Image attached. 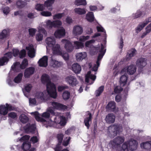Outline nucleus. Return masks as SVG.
I'll use <instances>...</instances> for the list:
<instances>
[{
  "mask_svg": "<svg viewBox=\"0 0 151 151\" xmlns=\"http://www.w3.org/2000/svg\"><path fill=\"white\" fill-rule=\"evenodd\" d=\"M50 113L53 115L50 119L47 120H46L40 117L37 111L31 113V114L34 116L37 121L42 122L45 126L46 127H53L57 128H61L65 125L66 122L65 117L59 116L58 113H55L52 109L50 107L47 109L46 112L42 114L41 116L45 118H48L50 116Z\"/></svg>",
  "mask_w": 151,
  "mask_h": 151,
  "instance_id": "obj_1",
  "label": "nucleus"
},
{
  "mask_svg": "<svg viewBox=\"0 0 151 151\" xmlns=\"http://www.w3.org/2000/svg\"><path fill=\"white\" fill-rule=\"evenodd\" d=\"M93 50L97 52H99L100 53L96 62V64L94 65L91 70L88 71L86 76V82L89 84H92L96 79V77L95 75L96 74V71L99 66L100 61L104 55L106 50L105 49V46L102 44H101V46L98 45L97 47H94Z\"/></svg>",
  "mask_w": 151,
  "mask_h": 151,
  "instance_id": "obj_2",
  "label": "nucleus"
},
{
  "mask_svg": "<svg viewBox=\"0 0 151 151\" xmlns=\"http://www.w3.org/2000/svg\"><path fill=\"white\" fill-rule=\"evenodd\" d=\"M41 80L43 83L46 85L47 90L50 95L53 98H56L57 94L55 86L51 82L49 76L46 74H43L42 76Z\"/></svg>",
  "mask_w": 151,
  "mask_h": 151,
  "instance_id": "obj_3",
  "label": "nucleus"
},
{
  "mask_svg": "<svg viewBox=\"0 0 151 151\" xmlns=\"http://www.w3.org/2000/svg\"><path fill=\"white\" fill-rule=\"evenodd\" d=\"M123 131L122 126L119 124L111 125L108 127L107 129V134L108 136L113 138Z\"/></svg>",
  "mask_w": 151,
  "mask_h": 151,
  "instance_id": "obj_4",
  "label": "nucleus"
},
{
  "mask_svg": "<svg viewBox=\"0 0 151 151\" xmlns=\"http://www.w3.org/2000/svg\"><path fill=\"white\" fill-rule=\"evenodd\" d=\"M137 145L138 143L136 140L131 139L123 144L122 148L124 151H128L129 149L133 151L137 149Z\"/></svg>",
  "mask_w": 151,
  "mask_h": 151,
  "instance_id": "obj_5",
  "label": "nucleus"
},
{
  "mask_svg": "<svg viewBox=\"0 0 151 151\" xmlns=\"http://www.w3.org/2000/svg\"><path fill=\"white\" fill-rule=\"evenodd\" d=\"M48 94L52 97L48 93L47 90L42 92L37 91L34 93L33 95L37 101L41 103L45 101L47 99Z\"/></svg>",
  "mask_w": 151,
  "mask_h": 151,
  "instance_id": "obj_6",
  "label": "nucleus"
},
{
  "mask_svg": "<svg viewBox=\"0 0 151 151\" xmlns=\"http://www.w3.org/2000/svg\"><path fill=\"white\" fill-rule=\"evenodd\" d=\"M44 23V27L49 29H51L52 27H58L62 24V22L59 20L51 21L50 20H48L45 21Z\"/></svg>",
  "mask_w": 151,
  "mask_h": 151,
  "instance_id": "obj_7",
  "label": "nucleus"
},
{
  "mask_svg": "<svg viewBox=\"0 0 151 151\" xmlns=\"http://www.w3.org/2000/svg\"><path fill=\"white\" fill-rule=\"evenodd\" d=\"M28 64L27 60L24 59L21 64L19 62H17L14 63L12 66L11 69L14 71L17 72L20 69H23L25 68L27 65Z\"/></svg>",
  "mask_w": 151,
  "mask_h": 151,
  "instance_id": "obj_8",
  "label": "nucleus"
},
{
  "mask_svg": "<svg viewBox=\"0 0 151 151\" xmlns=\"http://www.w3.org/2000/svg\"><path fill=\"white\" fill-rule=\"evenodd\" d=\"M124 139L123 137L119 136L115 138L113 140L110 141L109 145L112 147L116 148L119 146L124 141Z\"/></svg>",
  "mask_w": 151,
  "mask_h": 151,
  "instance_id": "obj_9",
  "label": "nucleus"
},
{
  "mask_svg": "<svg viewBox=\"0 0 151 151\" xmlns=\"http://www.w3.org/2000/svg\"><path fill=\"white\" fill-rule=\"evenodd\" d=\"M12 57V54L11 52L5 53L3 57L0 58V65L3 66L6 65L9 59Z\"/></svg>",
  "mask_w": 151,
  "mask_h": 151,
  "instance_id": "obj_10",
  "label": "nucleus"
},
{
  "mask_svg": "<svg viewBox=\"0 0 151 151\" xmlns=\"http://www.w3.org/2000/svg\"><path fill=\"white\" fill-rule=\"evenodd\" d=\"M65 81L72 86H76L78 83L76 77L72 75L66 76L65 78Z\"/></svg>",
  "mask_w": 151,
  "mask_h": 151,
  "instance_id": "obj_11",
  "label": "nucleus"
},
{
  "mask_svg": "<svg viewBox=\"0 0 151 151\" xmlns=\"http://www.w3.org/2000/svg\"><path fill=\"white\" fill-rule=\"evenodd\" d=\"M13 110L11 104L7 103L5 105H0V114L3 115H6L8 113L9 110L11 111Z\"/></svg>",
  "mask_w": 151,
  "mask_h": 151,
  "instance_id": "obj_12",
  "label": "nucleus"
},
{
  "mask_svg": "<svg viewBox=\"0 0 151 151\" xmlns=\"http://www.w3.org/2000/svg\"><path fill=\"white\" fill-rule=\"evenodd\" d=\"M38 32L36 35L35 38L37 41L38 42L42 41L43 39V35L42 34L46 36L47 34L46 31L43 28H38Z\"/></svg>",
  "mask_w": 151,
  "mask_h": 151,
  "instance_id": "obj_13",
  "label": "nucleus"
},
{
  "mask_svg": "<svg viewBox=\"0 0 151 151\" xmlns=\"http://www.w3.org/2000/svg\"><path fill=\"white\" fill-rule=\"evenodd\" d=\"M61 42L65 44L64 47L68 52H71L74 49L73 46L71 42L68 40L66 39H63Z\"/></svg>",
  "mask_w": 151,
  "mask_h": 151,
  "instance_id": "obj_14",
  "label": "nucleus"
},
{
  "mask_svg": "<svg viewBox=\"0 0 151 151\" xmlns=\"http://www.w3.org/2000/svg\"><path fill=\"white\" fill-rule=\"evenodd\" d=\"M52 106L53 109H57L59 110H65L67 109V107L62 104L56 102H51L50 103Z\"/></svg>",
  "mask_w": 151,
  "mask_h": 151,
  "instance_id": "obj_15",
  "label": "nucleus"
},
{
  "mask_svg": "<svg viewBox=\"0 0 151 151\" xmlns=\"http://www.w3.org/2000/svg\"><path fill=\"white\" fill-rule=\"evenodd\" d=\"M136 70V66L132 65L124 68L122 71L121 73H123L124 72L127 71L128 74L132 75L135 73Z\"/></svg>",
  "mask_w": 151,
  "mask_h": 151,
  "instance_id": "obj_16",
  "label": "nucleus"
},
{
  "mask_svg": "<svg viewBox=\"0 0 151 151\" xmlns=\"http://www.w3.org/2000/svg\"><path fill=\"white\" fill-rule=\"evenodd\" d=\"M52 53L55 55H62V51L60 45L56 43L51 47Z\"/></svg>",
  "mask_w": 151,
  "mask_h": 151,
  "instance_id": "obj_17",
  "label": "nucleus"
},
{
  "mask_svg": "<svg viewBox=\"0 0 151 151\" xmlns=\"http://www.w3.org/2000/svg\"><path fill=\"white\" fill-rule=\"evenodd\" d=\"M45 42L47 45L46 47L47 50L48 47H51L56 44V40L53 36L47 37L45 40Z\"/></svg>",
  "mask_w": 151,
  "mask_h": 151,
  "instance_id": "obj_18",
  "label": "nucleus"
},
{
  "mask_svg": "<svg viewBox=\"0 0 151 151\" xmlns=\"http://www.w3.org/2000/svg\"><path fill=\"white\" fill-rule=\"evenodd\" d=\"M83 32V29L82 27L79 25L74 26L72 31V33L74 36H77L81 35Z\"/></svg>",
  "mask_w": 151,
  "mask_h": 151,
  "instance_id": "obj_19",
  "label": "nucleus"
},
{
  "mask_svg": "<svg viewBox=\"0 0 151 151\" xmlns=\"http://www.w3.org/2000/svg\"><path fill=\"white\" fill-rule=\"evenodd\" d=\"M65 34V30L63 27L58 29L54 33V35L57 38H61L64 36Z\"/></svg>",
  "mask_w": 151,
  "mask_h": 151,
  "instance_id": "obj_20",
  "label": "nucleus"
},
{
  "mask_svg": "<svg viewBox=\"0 0 151 151\" xmlns=\"http://www.w3.org/2000/svg\"><path fill=\"white\" fill-rule=\"evenodd\" d=\"M26 49L28 51V55L29 57L32 58L35 56V50L32 45L29 44L26 47Z\"/></svg>",
  "mask_w": 151,
  "mask_h": 151,
  "instance_id": "obj_21",
  "label": "nucleus"
},
{
  "mask_svg": "<svg viewBox=\"0 0 151 151\" xmlns=\"http://www.w3.org/2000/svg\"><path fill=\"white\" fill-rule=\"evenodd\" d=\"M106 110L108 111L115 112L116 111V103L114 101H110L106 106Z\"/></svg>",
  "mask_w": 151,
  "mask_h": 151,
  "instance_id": "obj_22",
  "label": "nucleus"
},
{
  "mask_svg": "<svg viewBox=\"0 0 151 151\" xmlns=\"http://www.w3.org/2000/svg\"><path fill=\"white\" fill-rule=\"evenodd\" d=\"M13 54L14 56L16 57L19 55L20 58H22L25 56L26 51L25 50L23 49L20 52L17 49H14L13 50Z\"/></svg>",
  "mask_w": 151,
  "mask_h": 151,
  "instance_id": "obj_23",
  "label": "nucleus"
},
{
  "mask_svg": "<svg viewBox=\"0 0 151 151\" xmlns=\"http://www.w3.org/2000/svg\"><path fill=\"white\" fill-rule=\"evenodd\" d=\"M63 136V135L62 133H59L57 134V138L59 142L55 148V151H60L61 150L60 145L62 141Z\"/></svg>",
  "mask_w": 151,
  "mask_h": 151,
  "instance_id": "obj_24",
  "label": "nucleus"
},
{
  "mask_svg": "<svg viewBox=\"0 0 151 151\" xmlns=\"http://www.w3.org/2000/svg\"><path fill=\"white\" fill-rule=\"evenodd\" d=\"M35 70V68L33 67H29L25 70L24 76L25 78H28L30 76L33 74Z\"/></svg>",
  "mask_w": 151,
  "mask_h": 151,
  "instance_id": "obj_25",
  "label": "nucleus"
},
{
  "mask_svg": "<svg viewBox=\"0 0 151 151\" xmlns=\"http://www.w3.org/2000/svg\"><path fill=\"white\" fill-rule=\"evenodd\" d=\"M71 68L72 70L76 74L80 73L81 70V65L77 63L73 64L72 65Z\"/></svg>",
  "mask_w": 151,
  "mask_h": 151,
  "instance_id": "obj_26",
  "label": "nucleus"
},
{
  "mask_svg": "<svg viewBox=\"0 0 151 151\" xmlns=\"http://www.w3.org/2000/svg\"><path fill=\"white\" fill-rule=\"evenodd\" d=\"M115 116L113 114H109L106 116L105 120L106 123L108 124L113 123L115 120Z\"/></svg>",
  "mask_w": 151,
  "mask_h": 151,
  "instance_id": "obj_27",
  "label": "nucleus"
},
{
  "mask_svg": "<svg viewBox=\"0 0 151 151\" xmlns=\"http://www.w3.org/2000/svg\"><path fill=\"white\" fill-rule=\"evenodd\" d=\"M48 57L46 56H44L38 62L39 65L41 67H46L47 65Z\"/></svg>",
  "mask_w": 151,
  "mask_h": 151,
  "instance_id": "obj_28",
  "label": "nucleus"
},
{
  "mask_svg": "<svg viewBox=\"0 0 151 151\" xmlns=\"http://www.w3.org/2000/svg\"><path fill=\"white\" fill-rule=\"evenodd\" d=\"M146 59L144 58H140L137 60L136 62L137 65L140 68H142L146 65Z\"/></svg>",
  "mask_w": 151,
  "mask_h": 151,
  "instance_id": "obj_29",
  "label": "nucleus"
},
{
  "mask_svg": "<svg viewBox=\"0 0 151 151\" xmlns=\"http://www.w3.org/2000/svg\"><path fill=\"white\" fill-rule=\"evenodd\" d=\"M87 56V55L86 52L78 53L76 55V60L78 62L81 61L82 60L85 59Z\"/></svg>",
  "mask_w": 151,
  "mask_h": 151,
  "instance_id": "obj_30",
  "label": "nucleus"
},
{
  "mask_svg": "<svg viewBox=\"0 0 151 151\" xmlns=\"http://www.w3.org/2000/svg\"><path fill=\"white\" fill-rule=\"evenodd\" d=\"M92 115L91 113L88 112L87 117L84 119V122L85 124L87 127L88 129L90 124L91 122Z\"/></svg>",
  "mask_w": 151,
  "mask_h": 151,
  "instance_id": "obj_31",
  "label": "nucleus"
},
{
  "mask_svg": "<svg viewBox=\"0 0 151 151\" xmlns=\"http://www.w3.org/2000/svg\"><path fill=\"white\" fill-rule=\"evenodd\" d=\"M24 129L27 132H32L35 130L36 126L34 124L31 125L28 124L25 126Z\"/></svg>",
  "mask_w": 151,
  "mask_h": 151,
  "instance_id": "obj_32",
  "label": "nucleus"
},
{
  "mask_svg": "<svg viewBox=\"0 0 151 151\" xmlns=\"http://www.w3.org/2000/svg\"><path fill=\"white\" fill-rule=\"evenodd\" d=\"M55 1V0H47L45 2L44 5L48 8L49 11H51L52 9V6Z\"/></svg>",
  "mask_w": 151,
  "mask_h": 151,
  "instance_id": "obj_33",
  "label": "nucleus"
},
{
  "mask_svg": "<svg viewBox=\"0 0 151 151\" xmlns=\"http://www.w3.org/2000/svg\"><path fill=\"white\" fill-rule=\"evenodd\" d=\"M74 11L76 14L79 15L84 14L86 13L85 9L80 7L75 8L74 9Z\"/></svg>",
  "mask_w": 151,
  "mask_h": 151,
  "instance_id": "obj_34",
  "label": "nucleus"
},
{
  "mask_svg": "<svg viewBox=\"0 0 151 151\" xmlns=\"http://www.w3.org/2000/svg\"><path fill=\"white\" fill-rule=\"evenodd\" d=\"M73 47L76 49L82 48L84 47V44L80 41H75L73 42Z\"/></svg>",
  "mask_w": 151,
  "mask_h": 151,
  "instance_id": "obj_35",
  "label": "nucleus"
},
{
  "mask_svg": "<svg viewBox=\"0 0 151 151\" xmlns=\"http://www.w3.org/2000/svg\"><path fill=\"white\" fill-rule=\"evenodd\" d=\"M51 65L54 68L58 67L61 65L62 63L61 62H59L51 58Z\"/></svg>",
  "mask_w": 151,
  "mask_h": 151,
  "instance_id": "obj_36",
  "label": "nucleus"
},
{
  "mask_svg": "<svg viewBox=\"0 0 151 151\" xmlns=\"http://www.w3.org/2000/svg\"><path fill=\"white\" fill-rule=\"evenodd\" d=\"M141 148L145 149H149L151 147V141L143 142L140 144Z\"/></svg>",
  "mask_w": 151,
  "mask_h": 151,
  "instance_id": "obj_37",
  "label": "nucleus"
},
{
  "mask_svg": "<svg viewBox=\"0 0 151 151\" xmlns=\"http://www.w3.org/2000/svg\"><path fill=\"white\" fill-rule=\"evenodd\" d=\"M27 4L26 2L21 0H18L16 2V5L18 8L21 9L24 7Z\"/></svg>",
  "mask_w": 151,
  "mask_h": 151,
  "instance_id": "obj_38",
  "label": "nucleus"
},
{
  "mask_svg": "<svg viewBox=\"0 0 151 151\" xmlns=\"http://www.w3.org/2000/svg\"><path fill=\"white\" fill-rule=\"evenodd\" d=\"M127 77L126 75H123L120 78V83L121 86H124L126 83Z\"/></svg>",
  "mask_w": 151,
  "mask_h": 151,
  "instance_id": "obj_39",
  "label": "nucleus"
},
{
  "mask_svg": "<svg viewBox=\"0 0 151 151\" xmlns=\"http://www.w3.org/2000/svg\"><path fill=\"white\" fill-rule=\"evenodd\" d=\"M1 12L5 16H7L10 12V8L8 6H3L1 9Z\"/></svg>",
  "mask_w": 151,
  "mask_h": 151,
  "instance_id": "obj_40",
  "label": "nucleus"
},
{
  "mask_svg": "<svg viewBox=\"0 0 151 151\" xmlns=\"http://www.w3.org/2000/svg\"><path fill=\"white\" fill-rule=\"evenodd\" d=\"M86 19L89 22H91L94 20V16L93 12H90L86 15Z\"/></svg>",
  "mask_w": 151,
  "mask_h": 151,
  "instance_id": "obj_41",
  "label": "nucleus"
},
{
  "mask_svg": "<svg viewBox=\"0 0 151 151\" xmlns=\"http://www.w3.org/2000/svg\"><path fill=\"white\" fill-rule=\"evenodd\" d=\"M74 4L78 6H85L87 4V2L86 0H75Z\"/></svg>",
  "mask_w": 151,
  "mask_h": 151,
  "instance_id": "obj_42",
  "label": "nucleus"
},
{
  "mask_svg": "<svg viewBox=\"0 0 151 151\" xmlns=\"http://www.w3.org/2000/svg\"><path fill=\"white\" fill-rule=\"evenodd\" d=\"M20 121L23 123H25L28 122L29 119L25 114H21L19 117Z\"/></svg>",
  "mask_w": 151,
  "mask_h": 151,
  "instance_id": "obj_43",
  "label": "nucleus"
},
{
  "mask_svg": "<svg viewBox=\"0 0 151 151\" xmlns=\"http://www.w3.org/2000/svg\"><path fill=\"white\" fill-rule=\"evenodd\" d=\"M136 50L134 49H132L130 50L128 52L127 55V60H129L132 57L134 56L136 54Z\"/></svg>",
  "mask_w": 151,
  "mask_h": 151,
  "instance_id": "obj_44",
  "label": "nucleus"
},
{
  "mask_svg": "<svg viewBox=\"0 0 151 151\" xmlns=\"http://www.w3.org/2000/svg\"><path fill=\"white\" fill-rule=\"evenodd\" d=\"M145 13L142 12L141 11H137L136 13L132 15V17L133 19H135L137 18L142 15H144Z\"/></svg>",
  "mask_w": 151,
  "mask_h": 151,
  "instance_id": "obj_45",
  "label": "nucleus"
},
{
  "mask_svg": "<svg viewBox=\"0 0 151 151\" xmlns=\"http://www.w3.org/2000/svg\"><path fill=\"white\" fill-rule=\"evenodd\" d=\"M29 104L31 105H37L40 102H38L37 100L35 98H30L29 99Z\"/></svg>",
  "mask_w": 151,
  "mask_h": 151,
  "instance_id": "obj_46",
  "label": "nucleus"
},
{
  "mask_svg": "<svg viewBox=\"0 0 151 151\" xmlns=\"http://www.w3.org/2000/svg\"><path fill=\"white\" fill-rule=\"evenodd\" d=\"M44 4H37L35 6V9L38 11H42L45 9Z\"/></svg>",
  "mask_w": 151,
  "mask_h": 151,
  "instance_id": "obj_47",
  "label": "nucleus"
},
{
  "mask_svg": "<svg viewBox=\"0 0 151 151\" xmlns=\"http://www.w3.org/2000/svg\"><path fill=\"white\" fill-rule=\"evenodd\" d=\"M104 90V86H100L97 90L95 92V95L96 96H99L103 92Z\"/></svg>",
  "mask_w": 151,
  "mask_h": 151,
  "instance_id": "obj_48",
  "label": "nucleus"
},
{
  "mask_svg": "<svg viewBox=\"0 0 151 151\" xmlns=\"http://www.w3.org/2000/svg\"><path fill=\"white\" fill-rule=\"evenodd\" d=\"M23 74L22 73H19L14 79V81L15 83H20L22 79Z\"/></svg>",
  "mask_w": 151,
  "mask_h": 151,
  "instance_id": "obj_49",
  "label": "nucleus"
},
{
  "mask_svg": "<svg viewBox=\"0 0 151 151\" xmlns=\"http://www.w3.org/2000/svg\"><path fill=\"white\" fill-rule=\"evenodd\" d=\"M30 147V144L27 141H25L23 144L22 148L23 150H25L29 148Z\"/></svg>",
  "mask_w": 151,
  "mask_h": 151,
  "instance_id": "obj_50",
  "label": "nucleus"
},
{
  "mask_svg": "<svg viewBox=\"0 0 151 151\" xmlns=\"http://www.w3.org/2000/svg\"><path fill=\"white\" fill-rule=\"evenodd\" d=\"M123 90V88L120 86H116L114 89V93L112 94L115 93H120Z\"/></svg>",
  "mask_w": 151,
  "mask_h": 151,
  "instance_id": "obj_51",
  "label": "nucleus"
},
{
  "mask_svg": "<svg viewBox=\"0 0 151 151\" xmlns=\"http://www.w3.org/2000/svg\"><path fill=\"white\" fill-rule=\"evenodd\" d=\"M70 96V93L69 92L67 91H64L63 94V97L65 100L68 99Z\"/></svg>",
  "mask_w": 151,
  "mask_h": 151,
  "instance_id": "obj_52",
  "label": "nucleus"
},
{
  "mask_svg": "<svg viewBox=\"0 0 151 151\" xmlns=\"http://www.w3.org/2000/svg\"><path fill=\"white\" fill-rule=\"evenodd\" d=\"M37 31V29L35 28H31L29 29L28 32L30 36L32 37L34 36Z\"/></svg>",
  "mask_w": 151,
  "mask_h": 151,
  "instance_id": "obj_53",
  "label": "nucleus"
},
{
  "mask_svg": "<svg viewBox=\"0 0 151 151\" xmlns=\"http://www.w3.org/2000/svg\"><path fill=\"white\" fill-rule=\"evenodd\" d=\"M120 9V6L119 5L116 6L115 7H113L111 9L110 11L112 13H115L117 11H119Z\"/></svg>",
  "mask_w": 151,
  "mask_h": 151,
  "instance_id": "obj_54",
  "label": "nucleus"
},
{
  "mask_svg": "<svg viewBox=\"0 0 151 151\" xmlns=\"http://www.w3.org/2000/svg\"><path fill=\"white\" fill-rule=\"evenodd\" d=\"M64 15V13H58L53 16V19H60Z\"/></svg>",
  "mask_w": 151,
  "mask_h": 151,
  "instance_id": "obj_55",
  "label": "nucleus"
},
{
  "mask_svg": "<svg viewBox=\"0 0 151 151\" xmlns=\"http://www.w3.org/2000/svg\"><path fill=\"white\" fill-rule=\"evenodd\" d=\"M40 14L43 16L46 17H50L52 15L51 13L47 11H43L41 12Z\"/></svg>",
  "mask_w": 151,
  "mask_h": 151,
  "instance_id": "obj_56",
  "label": "nucleus"
},
{
  "mask_svg": "<svg viewBox=\"0 0 151 151\" xmlns=\"http://www.w3.org/2000/svg\"><path fill=\"white\" fill-rule=\"evenodd\" d=\"M95 41L93 40L86 41L85 43V46L86 47L90 48L92 45V43L94 42Z\"/></svg>",
  "mask_w": 151,
  "mask_h": 151,
  "instance_id": "obj_57",
  "label": "nucleus"
},
{
  "mask_svg": "<svg viewBox=\"0 0 151 151\" xmlns=\"http://www.w3.org/2000/svg\"><path fill=\"white\" fill-rule=\"evenodd\" d=\"M145 26L143 23L140 24L137 27L136 32L138 33L140 32Z\"/></svg>",
  "mask_w": 151,
  "mask_h": 151,
  "instance_id": "obj_58",
  "label": "nucleus"
},
{
  "mask_svg": "<svg viewBox=\"0 0 151 151\" xmlns=\"http://www.w3.org/2000/svg\"><path fill=\"white\" fill-rule=\"evenodd\" d=\"M90 36H81L79 38V40L81 42H84L85 41L89 39Z\"/></svg>",
  "mask_w": 151,
  "mask_h": 151,
  "instance_id": "obj_59",
  "label": "nucleus"
},
{
  "mask_svg": "<svg viewBox=\"0 0 151 151\" xmlns=\"http://www.w3.org/2000/svg\"><path fill=\"white\" fill-rule=\"evenodd\" d=\"M1 33L6 38L8 37L9 35V30H3Z\"/></svg>",
  "mask_w": 151,
  "mask_h": 151,
  "instance_id": "obj_60",
  "label": "nucleus"
},
{
  "mask_svg": "<svg viewBox=\"0 0 151 151\" xmlns=\"http://www.w3.org/2000/svg\"><path fill=\"white\" fill-rule=\"evenodd\" d=\"M32 87V86L31 84H27L25 86V89L27 92H29Z\"/></svg>",
  "mask_w": 151,
  "mask_h": 151,
  "instance_id": "obj_61",
  "label": "nucleus"
},
{
  "mask_svg": "<svg viewBox=\"0 0 151 151\" xmlns=\"http://www.w3.org/2000/svg\"><path fill=\"white\" fill-rule=\"evenodd\" d=\"M98 32H102L105 34L106 32L104 28L101 25H98L96 26Z\"/></svg>",
  "mask_w": 151,
  "mask_h": 151,
  "instance_id": "obj_62",
  "label": "nucleus"
},
{
  "mask_svg": "<svg viewBox=\"0 0 151 151\" xmlns=\"http://www.w3.org/2000/svg\"><path fill=\"white\" fill-rule=\"evenodd\" d=\"M7 82L8 84L10 86H12L14 85V83L12 81V80L10 77H8L7 80Z\"/></svg>",
  "mask_w": 151,
  "mask_h": 151,
  "instance_id": "obj_63",
  "label": "nucleus"
},
{
  "mask_svg": "<svg viewBox=\"0 0 151 151\" xmlns=\"http://www.w3.org/2000/svg\"><path fill=\"white\" fill-rule=\"evenodd\" d=\"M70 139V137H68L66 138V139H65L63 143V145L65 146H67L69 144V142Z\"/></svg>",
  "mask_w": 151,
  "mask_h": 151,
  "instance_id": "obj_64",
  "label": "nucleus"
}]
</instances>
